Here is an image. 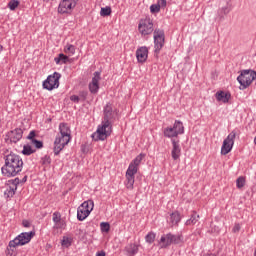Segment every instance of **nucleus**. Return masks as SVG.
<instances>
[{"instance_id": "obj_1", "label": "nucleus", "mask_w": 256, "mask_h": 256, "mask_svg": "<svg viewBox=\"0 0 256 256\" xmlns=\"http://www.w3.org/2000/svg\"><path fill=\"white\" fill-rule=\"evenodd\" d=\"M115 117V112L113 111V106L107 104L104 107V120L102 124L98 126L96 132L92 134L93 141H105L113 132V118Z\"/></svg>"}, {"instance_id": "obj_2", "label": "nucleus", "mask_w": 256, "mask_h": 256, "mask_svg": "<svg viewBox=\"0 0 256 256\" xmlns=\"http://www.w3.org/2000/svg\"><path fill=\"white\" fill-rule=\"evenodd\" d=\"M23 171V159L21 156L10 153L5 156V165L2 167L4 177H16Z\"/></svg>"}, {"instance_id": "obj_3", "label": "nucleus", "mask_w": 256, "mask_h": 256, "mask_svg": "<svg viewBox=\"0 0 256 256\" xmlns=\"http://www.w3.org/2000/svg\"><path fill=\"white\" fill-rule=\"evenodd\" d=\"M59 131L60 133L54 141L55 155H59V153L65 149V145H69V141H71V128H69L67 123H60Z\"/></svg>"}, {"instance_id": "obj_4", "label": "nucleus", "mask_w": 256, "mask_h": 256, "mask_svg": "<svg viewBox=\"0 0 256 256\" xmlns=\"http://www.w3.org/2000/svg\"><path fill=\"white\" fill-rule=\"evenodd\" d=\"M163 133L164 137L173 139V137H179L185 133V126H183V122L176 120L173 126L164 128Z\"/></svg>"}, {"instance_id": "obj_5", "label": "nucleus", "mask_w": 256, "mask_h": 256, "mask_svg": "<svg viewBox=\"0 0 256 256\" xmlns=\"http://www.w3.org/2000/svg\"><path fill=\"white\" fill-rule=\"evenodd\" d=\"M255 79L256 72L253 70H242L241 74L237 77V81L240 83V89H247Z\"/></svg>"}, {"instance_id": "obj_6", "label": "nucleus", "mask_w": 256, "mask_h": 256, "mask_svg": "<svg viewBox=\"0 0 256 256\" xmlns=\"http://www.w3.org/2000/svg\"><path fill=\"white\" fill-rule=\"evenodd\" d=\"M35 237V232H23L18 235L14 240L9 242L10 249H15V247H19L21 245H27Z\"/></svg>"}, {"instance_id": "obj_7", "label": "nucleus", "mask_w": 256, "mask_h": 256, "mask_svg": "<svg viewBox=\"0 0 256 256\" xmlns=\"http://www.w3.org/2000/svg\"><path fill=\"white\" fill-rule=\"evenodd\" d=\"M138 31L142 35V37H147V35H151L155 29L153 28V20L151 18L141 19L138 25Z\"/></svg>"}, {"instance_id": "obj_8", "label": "nucleus", "mask_w": 256, "mask_h": 256, "mask_svg": "<svg viewBox=\"0 0 256 256\" xmlns=\"http://www.w3.org/2000/svg\"><path fill=\"white\" fill-rule=\"evenodd\" d=\"M235 137H237V132L233 130L227 138L223 141L222 147H221V155H227L231 153V150L233 149V145H235Z\"/></svg>"}, {"instance_id": "obj_9", "label": "nucleus", "mask_w": 256, "mask_h": 256, "mask_svg": "<svg viewBox=\"0 0 256 256\" xmlns=\"http://www.w3.org/2000/svg\"><path fill=\"white\" fill-rule=\"evenodd\" d=\"M59 79H61V74H59V72H54L53 75H49L43 82L44 89H47L48 91L57 89L59 87Z\"/></svg>"}, {"instance_id": "obj_10", "label": "nucleus", "mask_w": 256, "mask_h": 256, "mask_svg": "<svg viewBox=\"0 0 256 256\" xmlns=\"http://www.w3.org/2000/svg\"><path fill=\"white\" fill-rule=\"evenodd\" d=\"M79 0H62L58 6V13L70 14L73 12V9L77 7V3Z\"/></svg>"}, {"instance_id": "obj_11", "label": "nucleus", "mask_w": 256, "mask_h": 256, "mask_svg": "<svg viewBox=\"0 0 256 256\" xmlns=\"http://www.w3.org/2000/svg\"><path fill=\"white\" fill-rule=\"evenodd\" d=\"M163 45H165V31L161 29H155L154 30L155 53H159V51L163 49Z\"/></svg>"}, {"instance_id": "obj_12", "label": "nucleus", "mask_w": 256, "mask_h": 256, "mask_svg": "<svg viewBox=\"0 0 256 256\" xmlns=\"http://www.w3.org/2000/svg\"><path fill=\"white\" fill-rule=\"evenodd\" d=\"M135 175H137V169H135V167L131 166L128 167L127 171H126V188L133 190V185H135Z\"/></svg>"}, {"instance_id": "obj_13", "label": "nucleus", "mask_w": 256, "mask_h": 256, "mask_svg": "<svg viewBox=\"0 0 256 256\" xmlns=\"http://www.w3.org/2000/svg\"><path fill=\"white\" fill-rule=\"evenodd\" d=\"M6 138L10 143H19L23 139V129L15 128L6 134Z\"/></svg>"}, {"instance_id": "obj_14", "label": "nucleus", "mask_w": 256, "mask_h": 256, "mask_svg": "<svg viewBox=\"0 0 256 256\" xmlns=\"http://www.w3.org/2000/svg\"><path fill=\"white\" fill-rule=\"evenodd\" d=\"M149 57V49L146 46H142L136 50V59L138 63H145Z\"/></svg>"}, {"instance_id": "obj_15", "label": "nucleus", "mask_w": 256, "mask_h": 256, "mask_svg": "<svg viewBox=\"0 0 256 256\" xmlns=\"http://www.w3.org/2000/svg\"><path fill=\"white\" fill-rule=\"evenodd\" d=\"M99 81H101V72H94V77L89 84L90 92L97 93L99 91Z\"/></svg>"}, {"instance_id": "obj_16", "label": "nucleus", "mask_w": 256, "mask_h": 256, "mask_svg": "<svg viewBox=\"0 0 256 256\" xmlns=\"http://www.w3.org/2000/svg\"><path fill=\"white\" fill-rule=\"evenodd\" d=\"M172 159L177 161L179 157H181V146L179 145V141L172 139V151H171Z\"/></svg>"}, {"instance_id": "obj_17", "label": "nucleus", "mask_w": 256, "mask_h": 256, "mask_svg": "<svg viewBox=\"0 0 256 256\" xmlns=\"http://www.w3.org/2000/svg\"><path fill=\"white\" fill-rule=\"evenodd\" d=\"M165 7H167V0H157L156 4L150 6V12L155 15V13H159L161 9H165Z\"/></svg>"}, {"instance_id": "obj_18", "label": "nucleus", "mask_w": 256, "mask_h": 256, "mask_svg": "<svg viewBox=\"0 0 256 256\" xmlns=\"http://www.w3.org/2000/svg\"><path fill=\"white\" fill-rule=\"evenodd\" d=\"M36 136L37 134L35 133V131H31L27 136V139L31 141L32 145H34L36 149H43V142L35 139Z\"/></svg>"}, {"instance_id": "obj_19", "label": "nucleus", "mask_w": 256, "mask_h": 256, "mask_svg": "<svg viewBox=\"0 0 256 256\" xmlns=\"http://www.w3.org/2000/svg\"><path fill=\"white\" fill-rule=\"evenodd\" d=\"M89 210H85V206H79L77 210V219L78 221H85L89 217Z\"/></svg>"}, {"instance_id": "obj_20", "label": "nucleus", "mask_w": 256, "mask_h": 256, "mask_svg": "<svg viewBox=\"0 0 256 256\" xmlns=\"http://www.w3.org/2000/svg\"><path fill=\"white\" fill-rule=\"evenodd\" d=\"M217 101H220L221 103H229V100L231 99V94L227 92H217L215 95Z\"/></svg>"}, {"instance_id": "obj_21", "label": "nucleus", "mask_w": 256, "mask_h": 256, "mask_svg": "<svg viewBox=\"0 0 256 256\" xmlns=\"http://www.w3.org/2000/svg\"><path fill=\"white\" fill-rule=\"evenodd\" d=\"M125 249L129 256H134L137 255V253H139V245L137 244H129L128 246H126Z\"/></svg>"}, {"instance_id": "obj_22", "label": "nucleus", "mask_w": 256, "mask_h": 256, "mask_svg": "<svg viewBox=\"0 0 256 256\" xmlns=\"http://www.w3.org/2000/svg\"><path fill=\"white\" fill-rule=\"evenodd\" d=\"M145 158V154H140L138 155L129 165V167H134V169H136V173L138 171V167L139 165H141V161H143V159Z\"/></svg>"}, {"instance_id": "obj_23", "label": "nucleus", "mask_w": 256, "mask_h": 256, "mask_svg": "<svg viewBox=\"0 0 256 256\" xmlns=\"http://www.w3.org/2000/svg\"><path fill=\"white\" fill-rule=\"evenodd\" d=\"M171 238L169 236V234H166V235H163L161 238H160V241H159V245L160 247L163 249L165 247H169V245H171L172 242H167L169 241Z\"/></svg>"}, {"instance_id": "obj_24", "label": "nucleus", "mask_w": 256, "mask_h": 256, "mask_svg": "<svg viewBox=\"0 0 256 256\" xmlns=\"http://www.w3.org/2000/svg\"><path fill=\"white\" fill-rule=\"evenodd\" d=\"M86 211H89V213L91 214V211H93V207H95V203L93 202V200H87L85 202H83L80 207H83Z\"/></svg>"}, {"instance_id": "obj_25", "label": "nucleus", "mask_w": 256, "mask_h": 256, "mask_svg": "<svg viewBox=\"0 0 256 256\" xmlns=\"http://www.w3.org/2000/svg\"><path fill=\"white\" fill-rule=\"evenodd\" d=\"M181 221V214L179 212H174L170 215L171 225H177Z\"/></svg>"}, {"instance_id": "obj_26", "label": "nucleus", "mask_w": 256, "mask_h": 256, "mask_svg": "<svg viewBox=\"0 0 256 256\" xmlns=\"http://www.w3.org/2000/svg\"><path fill=\"white\" fill-rule=\"evenodd\" d=\"M53 221L55 223L56 229H59V227H61V213L54 212L53 213Z\"/></svg>"}, {"instance_id": "obj_27", "label": "nucleus", "mask_w": 256, "mask_h": 256, "mask_svg": "<svg viewBox=\"0 0 256 256\" xmlns=\"http://www.w3.org/2000/svg\"><path fill=\"white\" fill-rule=\"evenodd\" d=\"M54 61L57 65H59V63H68L69 57L66 56L65 54H59V56L55 58Z\"/></svg>"}, {"instance_id": "obj_28", "label": "nucleus", "mask_w": 256, "mask_h": 256, "mask_svg": "<svg viewBox=\"0 0 256 256\" xmlns=\"http://www.w3.org/2000/svg\"><path fill=\"white\" fill-rule=\"evenodd\" d=\"M64 53H66V55H75V46L72 44H67L64 47Z\"/></svg>"}, {"instance_id": "obj_29", "label": "nucleus", "mask_w": 256, "mask_h": 256, "mask_svg": "<svg viewBox=\"0 0 256 256\" xmlns=\"http://www.w3.org/2000/svg\"><path fill=\"white\" fill-rule=\"evenodd\" d=\"M199 221V214L193 213L191 218L186 221V225H195Z\"/></svg>"}, {"instance_id": "obj_30", "label": "nucleus", "mask_w": 256, "mask_h": 256, "mask_svg": "<svg viewBox=\"0 0 256 256\" xmlns=\"http://www.w3.org/2000/svg\"><path fill=\"white\" fill-rule=\"evenodd\" d=\"M168 235L170 236L169 241H167L168 243L179 244V242L181 241V236L179 235H173L171 233H169Z\"/></svg>"}, {"instance_id": "obj_31", "label": "nucleus", "mask_w": 256, "mask_h": 256, "mask_svg": "<svg viewBox=\"0 0 256 256\" xmlns=\"http://www.w3.org/2000/svg\"><path fill=\"white\" fill-rule=\"evenodd\" d=\"M22 153L23 155H33V153H35V150H33L30 145H24Z\"/></svg>"}, {"instance_id": "obj_32", "label": "nucleus", "mask_w": 256, "mask_h": 256, "mask_svg": "<svg viewBox=\"0 0 256 256\" xmlns=\"http://www.w3.org/2000/svg\"><path fill=\"white\" fill-rule=\"evenodd\" d=\"M15 191H17V186H9V188L5 191V195L7 197H13V195H15Z\"/></svg>"}, {"instance_id": "obj_33", "label": "nucleus", "mask_w": 256, "mask_h": 256, "mask_svg": "<svg viewBox=\"0 0 256 256\" xmlns=\"http://www.w3.org/2000/svg\"><path fill=\"white\" fill-rule=\"evenodd\" d=\"M8 7H9L10 11H15L17 9V7H19V0H11L8 3Z\"/></svg>"}, {"instance_id": "obj_34", "label": "nucleus", "mask_w": 256, "mask_h": 256, "mask_svg": "<svg viewBox=\"0 0 256 256\" xmlns=\"http://www.w3.org/2000/svg\"><path fill=\"white\" fill-rule=\"evenodd\" d=\"M155 237H156L155 233L153 232L148 233L145 237L146 243H149L151 245V243L155 241Z\"/></svg>"}, {"instance_id": "obj_35", "label": "nucleus", "mask_w": 256, "mask_h": 256, "mask_svg": "<svg viewBox=\"0 0 256 256\" xmlns=\"http://www.w3.org/2000/svg\"><path fill=\"white\" fill-rule=\"evenodd\" d=\"M100 15L102 17H109L111 15V7L101 8Z\"/></svg>"}, {"instance_id": "obj_36", "label": "nucleus", "mask_w": 256, "mask_h": 256, "mask_svg": "<svg viewBox=\"0 0 256 256\" xmlns=\"http://www.w3.org/2000/svg\"><path fill=\"white\" fill-rule=\"evenodd\" d=\"M100 227H101V231L103 233H109V229H111V225H109V223H107V222H102L100 224Z\"/></svg>"}, {"instance_id": "obj_37", "label": "nucleus", "mask_w": 256, "mask_h": 256, "mask_svg": "<svg viewBox=\"0 0 256 256\" xmlns=\"http://www.w3.org/2000/svg\"><path fill=\"white\" fill-rule=\"evenodd\" d=\"M236 185H237L238 189H242V187H245V178L244 177H239L236 180Z\"/></svg>"}, {"instance_id": "obj_38", "label": "nucleus", "mask_w": 256, "mask_h": 256, "mask_svg": "<svg viewBox=\"0 0 256 256\" xmlns=\"http://www.w3.org/2000/svg\"><path fill=\"white\" fill-rule=\"evenodd\" d=\"M62 247H71V239L69 237H63Z\"/></svg>"}, {"instance_id": "obj_39", "label": "nucleus", "mask_w": 256, "mask_h": 256, "mask_svg": "<svg viewBox=\"0 0 256 256\" xmlns=\"http://www.w3.org/2000/svg\"><path fill=\"white\" fill-rule=\"evenodd\" d=\"M51 163V157L49 156H44L42 158V165H49Z\"/></svg>"}, {"instance_id": "obj_40", "label": "nucleus", "mask_w": 256, "mask_h": 256, "mask_svg": "<svg viewBox=\"0 0 256 256\" xmlns=\"http://www.w3.org/2000/svg\"><path fill=\"white\" fill-rule=\"evenodd\" d=\"M78 97L80 98V101H85V99H87V91H81Z\"/></svg>"}, {"instance_id": "obj_41", "label": "nucleus", "mask_w": 256, "mask_h": 256, "mask_svg": "<svg viewBox=\"0 0 256 256\" xmlns=\"http://www.w3.org/2000/svg\"><path fill=\"white\" fill-rule=\"evenodd\" d=\"M70 101H72L73 103H79V101H81V98L77 95H72L70 96Z\"/></svg>"}, {"instance_id": "obj_42", "label": "nucleus", "mask_w": 256, "mask_h": 256, "mask_svg": "<svg viewBox=\"0 0 256 256\" xmlns=\"http://www.w3.org/2000/svg\"><path fill=\"white\" fill-rule=\"evenodd\" d=\"M232 231L233 233H239L241 231V225L235 224Z\"/></svg>"}, {"instance_id": "obj_43", "label": "nucleus", "mask_w": 256, "mask_h": 256, "mask_svg": "<svg viewBox=\"0 0 256 256\" xmlns=\"http://www.w3.org/2000/svg\"><path fill=\"white\" fill-rule=\"evenodd\" d=\"M230 12H231V8H229V6L222 8V13H224V15H228V13Z\"/></svg>"}, {"instance_id": "obj_44", "label": "nucleus", "mask_w": 256, "mask_h": 256, "mask_svg": "<svg viewBox=\"0 0 256 256\" xmlns=\"http://www.w3.org/2000/svg\"><path fill=\"white\" fill-rule=\"evenodd\" d=\"M6 255L7 256H13V248L9 247V244H8V247H7V250H6Z\"/></svg>"}, {"instance_id": "obj_45", "label": "nucleus", "mask_w": 256, "mask_h": 256, "mask_svg": "<svg viewBox=\"0 0 256 256\" xmlns=\"http://www.w3.org/2000/svg\"><path fill=\"white\" fill-rule=\"evenodd\" d=\"M17 185H19V178L12 180V187H17Z\"/></svg>"}, {"instance_id": "obj_46", "label": "nucleus", "mask_w": 256, "mask_h": 256, "mask_svg": "<svg viewBox=\"0 0 256 256\" xmlns=\"http://www.w3.org/2000/svg\"><path fill=\"white\" fill-rule=\"evenodd\" d=\"M23 227H31V223L28 220L22 222Z\"/></svg>"}, {"instance_id": "obj_47", "label": "nucleus", "mask_w": 256, "mask_h": 256, "mask_svg": "<svg viewBox=\"0 0 256 256\" xmlns=\"http://www.w3.org/2000/svg\"><path fill=\"white\" fill-rule=\"evenodd\" d=\"M96 256H105V252L104 251L97 252Z\"/></svg>"}, {"instance_id": "obj_48", "label": "nucleus", "mask_w": 256, "mask_h": 256, "mask_svg": "<svg viewBox=\"0 0 256 256\" xmlns=\"http://www.w3.org/2000/svg\"><path fill=\"white\" fill-rule=\"evenodd\" d=\"M22 181L25 183V181H27V176H25Z\"/></svg>"}]
</instances>
